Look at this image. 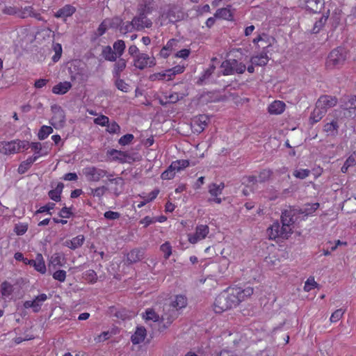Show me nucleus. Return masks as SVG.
<instances>
[{"label":"nucleus","mask_w":356,"mask_h":356,"mask_svg":"<svg viewBox=\"0 0 356 356\" xmlns=\"http://www.w3.org/2000/svg\"><path fill=\"white\" fill-rule=\"evenodd\" d=\"M253 288L248 286L245 289L241 287L229 288L220 293L214 302V311L220 314L224 311L236 306L238 303L250 297L253 293Z\"/></svg>","instance_id":"nucleus-1"},{"label":"nucleus","mask_w":356,"mask_h":356,"mask_svg":"<svg viewBox=\"0 0 356 356\" xmlns=\"http://www.w3.org/2000/svg\"><path fill=\"white\" fill-rule=\"evenodd\" d=\"M187 305V299L185 296L179 295L175 296V299L171 302V303L167 307V311L161 316L162 322L166 321V324L163 323V327H167L170 324L172 323L174 319L177 317L178 310L184 308ZM166 309L164 308V311Z\"/></svg>","instance_id":"nucleus-2"},{"label":"nucleus","mask_w":356,"mask_h":356,"mask_svg":"<svg viewBox=\"0 0 356 356\" xmlns=\"http://www.w3.org/2000/svg\"><path fill=\"white\" fill-rule=\"evenodd\" d=\"M348 58V51L345 47H338L332 49L327 57V68H339L344 65Z\"/></svg>","instance_id":"nucleus-3"},{"label":"nucleus","mask_w":356,"mask_h":356,"mask_svg":"<svg viewBox=\"0 0 356 356\" xmlns=\"http://www.w3.org/2000/svg\"><path fill=\"white\" fill-rule=\"evenodd\" d=\"M311 210L312 207H309V205L300 208L299 210H286L282 212L281 216L282 224H284V226L287 225H293L297 220V218H294L297 213L304 214V216H307L311 213Z\"/></svg>","instance_id":"nucleus-4"},{"label":"nucleus","mask_w":356,"mask_h":356,"mask_svg":"<svg viewBox=\"0 0 356 356\" xmlns=\"http://www.w3.org/2000/svg\"><path fill=\"white\" fill-rule=\"evenodd\" d=\"M326 123L323 127V131L326 133L327 136H336L339 133V128L341 123V120L339 118L330 119L327 117Z\"/></svg>","instance_id":"nucleus-5"},{"label":"nucleus","mask_w":356,"mask_h":356,"mask_svg":"<svg viewBox=\"0 0 356 356\" xmlns=\"http://www.w3.org/2000/svg\"><path fill=\"white\" fill-rule=\"evenodd\" d=\"M156 65L155 58L150 57L146 54H140L134 58V66L140 70H143L147 67H152Z\"/></svg>","instance_id":"nucleus-6"},{"label":"nucleus","mask_w":356,"mask_h":356,"mask_svg":"<svg viewBox=\"0 0 356 356\" xmlns=\"http://www.w3.org/2000/svg\"><path fill=\"white\" fill-rule=\"evenodd\" d=\"M83 173L89 181H98L106 176L107 171L95 167H88L83 170Z\"/></svg>","instance_id":"nucleus-7"},{"label":"nucleus","mask_w":356,"mask_h":356,"mask_svg":"<svg viewBox=\"0 0 356 356\" xmlns=\"http://www.w3.org/2000/svg\"><path fill=\"white\" fill-rule=\"evenodd\" d=\"M147 15L137 11V15L133 18L135 30L139 31L145 28L152 27V22L147 18Z\"/></svg>","instance_id":"nucleus-8"},{"label":"nucleus","mask_w":356,"mask_h":356,"mask_svg":"<svg viewBox=\"0 0 356 356\" xmlns=\"http://www.w3.org/2000/svg\"><path fill=\"white\" fill-rule=\"evenodd\" d=\"M209 118L206 115H199L192 119L191 127L194 132L201 133L204 129Z\"/></svg>","instance_id":"nucleus-9"},{"label":"nucleus","mask_w":356,"mask_h":356,"mask_svg":"<svg viewBox=\"0 0 356 356\" xmlns=\"http://www.w3.org/2000/svg\"><path fill=\"white\" fill-rule=\"evenodd\" d=\"M337 102V98L329 95L321 96L316 102L317 108L321 109L325 108L326 111L329 108L333 107Z\"/></svg>","instance_id":"nucleus-10"},{"label":"nucleus","mask_w":356,"mask_h":356,"mask_svg":"<svg viewBox=\"0 0 356 356\" xmlns=\"http://www.w3.org/2000/svg\"><path fill=\"white\" fill-rule=\"evenodd\" d=\"M209 227L206 225H200L197 226L195 233L193 236L188 237V240L191 243H196L199 240L204 238L209 234Z\"/></svg>","instance_id":"nucleus-11"},{"label":"nucleus","mask_w":356,"mask_h":356,"mask_svg":"<svg viewBox=\"0 0 356 356\" xmlns=\"http://www.w3.org/2000/svg\"><path fill=\"white\" fill-rule=\"evenodd\" d=\"M51 110L54 113V116L50 120L51 124L55 127L56 124H63L65 120V115L61 107L54 105L51 106Z\"/></svg>","instance_id":"nucleus-12"},{"label":"nucleus","mask_w":356,"mask_h":356,"mask_svg":"<svg viewBox=\"0 0 356 356\" xmlns=\"http://www.w3.org/2000/svg\"><path fill=\"white\" fill-rule=\"evenodd\" d=\"M166 17L168 18L170 22L175 23L181 20L184 17V13L177 6H171L167 13Z\"/></svg>","instance_id":"nucleus-13"},{"label":"nucleus","mask_w":356,"mask_h":356,"mask_svg":"<svg viewBox=\"0 0 356 356\" xmlns=\"http://www.w3.org/2000/svg\"><path fill=\"white\" fill-rule=\"evenodd\" d=\"M47 295L44 293H42L35 297V298L33 300H27L24 303V307L26 309L33 308L34 312H38L40 309L41 302H44L47 300Z\"/></svg>","instance_id":"nucleus-14"},{"label":"nucleus","mask_w":356,"mask_h":356,"mask_svg":"<svg viewBox=\"0 0 356 356\" xmlns=\"http://www.w3.org/2000/svg\"><path fill=\"white\" fill-rule=\"evenodd\" d=\"M155 9L154 0H141L138 3L137 11L145 15L150 14Z\"/></svg>","instance_id":"nucleus-15"},{"label":"nucleus","mask_w":356,"mask_h":356,"mask_svg":"<svg viewBox=\"0 0 356 356\" xmlns=\"http://www.w3.org/2000/svg\"><path fill=\"white\" fill-rule=\"evenodd\" d=\"M19 152L16 141L0 143V152L8 154Z\"/></svg>","instance_id":"nucleus-16"},{"label":"nucleus","mask_w":356,"mask_h":356,"mask_svg":"<svg viewBox=\"0 0 356 356\" xmlns=\"http://www.w3.org/2000/svg\"><path fill=\"white\" fill-rule=\"evenodd\" d=\"M146 329L143 327H138L135 333L131 336V341L134 344H138L143 342L145 338Z\"/></svg>","instance_id":"nucleus-17"},{"label":"nucleus","mask_w":356,"mask_h":356,"mask_svg":"<svg viewBox=\"0 0 356 356\" xmlns=\"http://www.w3.org/2000/svg\"><path fill=\"white\" fill-rule=\"evenodd\" d=\"M144 251L141 249H134L127 255L129 264L136 263L143 258Z\"/></svg>","instance_id":"nucleus-18"},{"label":"nucleus","mask_w":356,"mask_h":356,"mask_svg":"<svg viewBox=\"0 0 356 356\" xmlns=\"http://www.w3.org/2000/svg\"><path fill=\"white\" fill-rule=\"evenodd\" d=\"M84 240L85 238L83 235H79L72 240L65 241L64 245L72 250H75L83 245Z\"/></svg>","instance_id":"nucleus-19"},{"label":"nucleus","mask_w":356,"mask_h":356,"mask_svg":"<svg viewBox=\"0 0 356 356\" xmlns=\"http://www.w3.org/2000/svg\"><path fill=\"white\" fill-rule=\"evenodd\" d=\"M343 104L341 106L346 110L356 109V94L355 95L346 96L341 99Z\"/></svg>","instance_id":"nucleus-20"},{"label":"nucleus","mask_w":356,"mask_h":356,"mask_svg":"<svg viewBox=\"0 0 356 356\" xmlns=\"http://www.w3.org/2000/svg\"><path fill=\"white\" fill-rule=\"evenodd\" d=\"M330 10H327L326 13H323L319 18L316 17V19L314 26H313V33H318L319 30L325 25L326 23L327 18L329 17Z\"/></svg>","instance_id":"nucleus-21"},{"label":"nucleus","mask_w":356,"mask_h":356,"mask_svg":"<svg viewBox=\"0 0 356 356\" xmlns=\"http://www.w3.org/2000/svg\"><path fill=\"white\" fill-rule=\"evenodd\" d=\"M285 108V104L281 101H275L268 106V112L270 114L278 115L282 113Z\"/></svg>","instance_id":"nucleus-22"},{"label":"nucleus","mask_w":356,"mask_h":356,"mask_svg":"<svg viewBox=\"0 0 356 356\" xmlns=\"http://www.w3.org/2000/svg\"><path fill=\"white\" fill-rule=\"evenodd\" d=\"M72 88L70 82L65 81L60 82L58 84L54 86L52 88V92L54 94L64 95Z\"/></svg>","instance_id":"nucleus-23"},{"label":"nucleus","mask_w":356,"mask_h":356,"mask_svg":"<svg viewBox=\"0 0 356 356\" xmlns=\"http://www.w3.org/2000/svg\"><path fill=\"white\" fill-rule=\"evenodd\" d=\"M75 11L76 8L74 6L66 5L56 12L55 17L65 18L72 15Z\"/></svg>","instance_id":"nucleus-24"},{"label":"nucleus","mask_w":356,"mask_h":356,"mask_svg":"<svg viewBox=\"0 0 356 356\" xmlns=\"http://www.w3.org/2000/svg\"><path fill=\"white\" fill-rule=\"evenodd\" d=\"M268 56L266 52H261L259 56H252L251 58V63L252 65L257 66H265L268 61Z\"/></svg>","instance_id":"nucleus-25"},{"label":"nucleus","mask_w":356,"mask_h":356,"mask_svg":"<svg viewBox=\"0 0 356 356\" xmlns=\"http://www.w3.org/2000/svg\"><path fill=\"white\" fill-rule=\"evenodd\" d=\"M39 156H40V155L31 156V157L28 158L26 161L21 163V164L19 165V166L18 168V172L19 174L25 173L28 170V169L30 168L31 164L37 161V159H38Z\"/></svg>","instance_id":"nucleus-26"},{"label":"nucleus","mask_w":356,"mask_h":356,"mask_svg":"<svg viewBox=\"0 0 356 356\" xmlns=\"http://www.w3.org/2000/svg\"><path fill=\"white\" fill-rule=\"evenodd\" d=\"M35 261V264L33 265L35 270L42 274H44L47 271V268L42 254H37Z\"/></svg>","instance_id":"nucleus-27"},{"label":"nucleus","mask_w":356,"mask_h":356,"mask_svg":"<svg viewBox=\"0 0 356 356\" xmlns=\"http://www.w3.org/2000/svg\"><path fill=\"white\" fill-rule=\"evenodd\" d=\"M102 55L105 60L112 62L116 61L117 58H118L116 53H115L110 46H106L104 47Z\"/></svg>","instance_id":"nucleus-28"},{"label":"nucleus","mask_w":356,"mask_h":356,"mask_svg":"<svg viewBox=\"0 0 356 356\" xmlns=\"http://www.w3.org/2000/svg\"><path fill=\"white\" fill-rule=\"evenodd\" d=\"M63 187H64V185L63 183H61V182L58 183L55 189L51 190L49 192L48 194H49V197L56 202L60 201V194L62 193Z\"/></svg>","instance_id":"nucleus-29"},{"label":"nucleus","mask_w":356,"mask_h":356,"mask_svg":"<svg viewBox=\"0 0 356 356\" xmlns=\"http://www.w3.org/2000/svg\"><path fill=\"white\" fill-rule=\"evenodd\" d=\"M126 65L127 64L125 60L123 58H120L114 65V76L116 78H119L120 76V73L125 69Z\"/></svg>","instance_id":"nucleus-30"},{"label":"nucleus","mask_w":356,"mask_h":356,"mask_svg":"<svg viewBox=\"0 0 356 356\" xmlns=\"http://www.w3.org/2000/svg\"><path fill=\"white\" fill-rule=\"evenodd\" d=\"M110 154L113 156V159L118 160L122 163L126 162L127 158H130L127 152L116 149H112L110 152Z\"/></svg>","instance_id":"nucleus-31"},{"label":"nucleus","mask_w":356,"mask_h":356,"mask_svg":"<svg viewBox=\"0 0 356 356\" xmlns=\"http://www.w3.org/2000/svg\"><path fill=\"white\" fill-rule=\"evenodd\" d=\"M216 17L222 18L224 19L230 20L232 18V14L231 10L227 8H223L217 10L216 14Z\"/></svg>","instance_id":"nucleus-32"},{"label":"nucleus","mask_w":356,"mask_h":356,"mask_svg":"<svg viewBox=\"0 0 356 356\" xmlns=\"http://www.w3.org/2000/svg\"><path fill=\"white\" fill-rule=\"evenodd\" d=\"M125 43L122 40H118L113 44V51L116 53V55L120 58L124 53L125 49Z\"/></svg>","instance_id":"nucleus-33"},{"label":"nucleus","mask_w":356,"mask_h":356,"mask_svg":"<svg viewBox=\"0 0 356 356\" xmlns=\"http://www.w3.org/2000/svg\"><path fill=\"white\" fill-rule=\"evenodd\" d=\"M52 132L53 129L51 128V127L43 125L42 127H41L38 131V138L40 140H44Z\"/></svg>","instance_id":"nucleus-34"},{"label":"nucleus","mask_w":356,"mask_h":356,"mask_svg":"<svg viewBox=\"0 0 356 356\" xmlns=\"http://www.w3.org/2000/svg\"><path fill=\"white\" fill-rule=\"evenodd\" d=\"M264 262L268 267L273 268L280 264V259L275 255H268L266 257Z\"/></svg>","instance_id":"nucleus-35"},{"label":"nucleus","mask_w":356,"mask_h":356,"mask_svg":"<svg viewBox=\"0 0 356 356\" xmlns=\"http://www.w3.org/2000/svg\"><path fill=\"white\" fill-rule=\"evenodd\" d=\"M326 113L325 108L321 109L316 106L313 110V123L320 121Z\"/></svg>","instance_id":"nucleus-36"},{"label":"nucleus","mask_w":356,"mask_h":356,"mask_svg":"<svg viewBox=\"0 0 356 356\" xmlns=\"http://www.w3.org/2000/svg\"><path fill=\"white\" fill-rule=\"evenodd\" d=\"M221 67L224 69L223 75H230L234 74L232 60H227L222 63Z\"/></svg>","instance_id":"nucleus-37"},{"label":"nucleus","mask_w":356,"mask_h":356,"mask_svg":"<svg viewBox=\"0 0 356 356\" xmlns=\"http://www.w3.org/2000/svg\"><path fill=\"white\" fill-rule=\"evenodd\" d=\"M270 236L271 238H275L277 237H280V234L282 233V226H280V223L274 222L270 227Z\"/></svg>","instance_id":"nucleus-38"},{"label":"nucleus","mask_w":356,"mask_h":356,"mask_svg":"<svg viewBox=\"0 0 356 356\" xmlns=\"http://www.w3.org/2000/svg\"><path fill=\"white\" fill-rule=\"evenodd\" d=\"M1 295L3 296H9L13 291V286L9 282L5 281L1 284Z\"/></svg>","instance_id":"nucleus-39"},{"label":"nucleus","mask_w":356,"mask_h":356,"mask_svg":"<svg viewBox=\"0 0 356 356\" xmlns=\"http://www.w3.org/2000/svg\"><path fill=\"white\" fill-rule=\"evenodd\" d=\"M188 165L189 161L188 160H177L171 163V168H174L177 171H180L181 170L188 166Z\"/></svg>","instance_id":"nucleus-40"},{"label":"nucleus","mask_w":356,"mask_h":356,"mask_svg":"<svg viewBox=\"0 0 356 356\" xmlns=\"http://www.w3.org/2000/svg\"><path fill=\"white\" fill-rule=\"evenodd\" d=\"M258 181L257 177L255 176H245L242 179V184L246 185V187L250 188V191H253V188L252 185H254Z\"/></svg>","instance_id":"nucleus-41"},{"label":"nucleus","mask_w":356,"mask_h":356,"mask_svg":"<svg viewBox=\"0 0 356 356\" xmlns=\"http://www.w3.org/2000/svg\"><path fill=\"white\" fill-rule=\"evenodd\" d=\"M106 20L108 21V27L112 29H117L119 27L120 28L123 23V20L119 17H115L111 19H106Z\"/></svg>","instance_id":"nucleus-42"},{"label":"nucleus","mask_w":356,"mask_h":356,"mask_svg":"<svg viewBox=\"0 0 356 356\" xmlns=\"http://www.w3.org/2000/svg\"><path fill=\"white\" fill-rule=\"evenodd\" d=\"M56 266H61V261H60V256L58 253L54 254L50 259L49 263V270H51V267L52 266L54 268H56Z\"/></svg>","instance_id":"nucleus-43"},{"label":"nucleus","mask_w":356,"mask_h":356,"mask_svg":"<svg viewBox=\"0 0 356 356\" xmlns=\"http://www.w3.org/2000/svg\"><path fill=\"white\" fill-rule=\"evenodd\" d=\"M272 174V170L269 169H264L261 170L258 177V181L262 183L269 180Z\"/></svg>","instance_id":"nucleus-44"},{"label":"nucleus","mask_w":356,"mask_h":356,"mask_svg":"<svg viewBox=\"0 0 356 356\" xmlns=\"http://www.w3.org/2000/svg\"><path fill=\"white\" fill-rule=\"evenodd\" d=\"M109 181L112 183H115L118 186H120V188H118V187L114 188V194L117 196L119 195L122 191V186L124 184L123 179L122 177H118L115 179H110Z\"/></svg>","instance_id":"nucleus-45"},{"label":"nucleus","mask_w":356,"mask_h":356,"mask_svg":"<svg viewBox=\"0 0 356 356\" xmlns=\"http://www.w3.org/2000/svg\"><path fill=\"white\" fill-rule=\"evenodd\" d=\"M234 72H236L238 74H243L246 69L245 65L242 63H238L235 59L232 60Z\"/></svg>","instance_id":"nucleus-46"},{"label":"nucleus","mask_w":356,"mask_h":356,"mask_svg":"<svg viewBox=\"0 0 356 356\" xmlns=\"http://www.w3.org/2000/svg\"><path fill=\"white\" fill-rule=\"evenodd\" d=\"M184 67L181 65H177L171 69H168L166 70L168 73V76H169V79H171L172 76H175L177 74H180L184 72Z\"/></svg>","instance_id":"nucleus-47"},{"label":"nucleus","mask_w":356,"mask_h":356,"mask_svg":"<svg viewBox=\"0 0 356 356\" xmlns=\"http://www.w3.org/2000/svg\"><path fill=\"white\" fill-rule=\"evenodd\" d=\"M345 312V310L343 309H338L336 311H334L330 318V322L332 323H336L339 321L341 318L343 316V314Z\"/></svg>","instance_id":"nucleus-48"},{"label":"nucleus","mask_w":356,"mask_h":356,"mask_svg":"<svg viewBox=\"0 0 356 356\" xmlns=\"http://www.w3.org/2000/svg\"><path fill=\"white\" fill-rule=\"evenodd\" d=\"M53 49L55 51V55L53 56L52 59L54 62H57L62 54V47L59 43H55L53 44Z\"/></svg>","instance_id":"nucleus-49"},{"label":"nucleus","mask_w":356,"mask_h":356,"mask_svg":"<svg viewBox=\"0 0 356 356\" xmlns=\"http://www.w3.org/2000/svg\"><path fill=\"white\" fill-rule=\"evenodd\" d=\"M160 249L164 254V258L168 259L172 254V248L170 243L168 242H165L161 245Z\"/></svg>","instance_id":"nucleus-50"},{"label":"nucleus","mask_w":356,"mask_h":356,"mask_svg":"<svg viewBox=\"0 0 356 356\" xmlns=\"http://www.w3.org/2000/svg\"><path fill=\"white\" fill-rule=\"evenodd\" d=\"M175 170H176L175 169L171 168V165H170L168 167V168L161 174V178L163 179H166V180L172 179L175 177Z\"/></svg>","instance_id":"nucleus-51"},{"label":"nucleus","mask_w":356,"mask_h":356,"mask_svg":"<svg viewBox=\"0 0 356 356\" xmlns=\"http://www.w3.org/2000/svg\"><path fill=\"white\" fill-rule=\"evenodd\" d=\"M310 174V170L308 169H300V170H296L293 172V175L300 179H305V177H308Z\"/></svg>","instance_id":"nucleus-52"},{"label":"nucleus","mask_w":356,"mask_h":356,"mask_svg":"<svg viewBox=\"0 0 356 356\" xmlns=\"http://www.w3.org/2000/svg\"><path fill=\"white\" fill-rule=\"evenodd\" d=\"M85 277L87 281L91 283H95L97 280V273L93 270H88L86 271Z\"/></svg>","instance_id":"nucleus-53"},{"label":"nucleus","mask_w":356,"mask_h":356,"mask_svg":"<svg viewBox=\"0 0 356 356\" xmlns=\"http://www.w3.org/2000/svg\"><path fill=\"white\" fill-rule=\"evenodd\" d=\"M53 277L59 282H64L66 278V272L63 270H56L53 273Z\"/></svg>","instance_id":"nucleus-54"},{"label":"nucleus","mask_w":356,"mask_h":356,"mask_svg":"<svg viewBox=\"0 0 356 356\" xmlns=\"http://www.w3.org/2000/svg\"><path fill=\"white\" fill-rule=\"evenodd\" d=\"M108 190V188L103 186H101V187H98L95 189H91V194L93 195V196H97L98 197H101L102 196H103L104 195V193H106V191Z\"/></svg>","instance_id":"nucleus-55"},{"label":"nucleus","mask_w":356,"mask_h":356,"mask_svg":"<svg viewBox=\"0 0 356 356\" xmlns=\"http://www.w3.org/2000/svg\"><path fill=\"white\" fill-rule=\"evenodd\" d=\"M291 232V225H287L286 226H284V224L282 225V233L280 234L281 238H287Z\"/></svg>","instance_id":"nucleus-56"},{"label":"nucleus","mask_w":356,"mask_h":356,"mask_svg":"<svg viewBox=\"0 0 356 356\" xmlns=\"http://www.w3.org/2000/svg\"><path fill=\"white\" fill-rule=\"evenodd\" d=\"M209 192L213 197H217L218 195L222 193L220 188L219 189V187H217V184H211L209 185Z\"/></svg>","instance_id":"nucleus-57"},{"label":"nucleus","mask_w":356,"mask_h":356,"mask_svg":"<svg viewBox=\"0 0 356 356\" xmlns=\"http://www.w3.org/2000/svg\"><path fill=\"white\" fill-rule=\"evenodd\" d=\"M135 30V27L134 26V20L132 19L131 22H127V24L125 26H122L120 28V32L123 33H127L128 32H131L132 30Z\"/></svg>","instance_id":"nucleus-58"},{"label":"nucleus","mask_w":356,"mask_h":356,"mask_svg":"<svg viewBox=\"0 0 356 356\" xmlns=\"http://www.w3.org/2000/svg\"><path fill=\"white\" fill-rule=\"evenodd\" d=\"M134 139L132 134H128L122 136L119 140V143L122 145H126L130 143Z\"/></svg>","instance_id":"nucleus-59"},{"label":"nucleus","mask_w":356,"mask_h":356,"mask_svg":"<svg viewBox=\"0 0 356 356\" xmlns=\"http://www.w3.org/2000/svg\"><path fill=\"white\" fill-rule=\"evenodd\" d=\"M146 319L158 321L159 320V316L153 309H147L146 311Z\"/></svg>","instance_id":"nucleus-60"},{"label":"nucleus","mask_w":356,"mask_h":356,"mask_svg":"<svg viewBox=\"0 0 356 356\" xmlns=\"http://www.w3.org/2000/svg\"><path fill=\"white\" fill-rule=\"evenodd\" d=\"M115 86L118 90L126 92H127L129 86L124 81V80L118 78L115 81Z\"/></svg>","instance_id":"nucleus-61"},{"label":"nucleus","mask_w":356,"mask_h":356,"mask_svg":"<svg viewBox=\"0 0 356 356\" xmlns=\"http://www.w3.org/2000/svg\"><path fill=\"white\" fill-rule=\"evenodd\" d=\"M108 26V21H106V19L104 20L101 23V24L99 26V28L97 29V31L96 33V35L97 36H102L106 32Z\"/></svg>","instance_id":"nucleus-62"},{"label":"nucleus","mask_w":356,"mask_h":356,"mask_svg":"<svg viewBox=\"0 0 356 356\" xmlns=\"http://www.w3.org/2000/svg\"><path fill=\"white\" fill-rule=\"evenodd\" d=\"M314 1L316 8H313V13H319L324 8V0H313Z\"/></svg>","instance_id":"nucleus-63"},{"label":"nucleus","mask_w":356,"mask_h":356,"mask_svg":"<svg viewBox=\"0 0 356 356\" xmlns=\"http://www.w3.org/2000/svg\"><path fill=\"white\" fill-rule=\"evenodd\" d=\"M95 123L101 126H106L109 122V119L106 115H100L94 120Z\"/></svg>","instance_id":"nucleus-64"}]
</instances>
